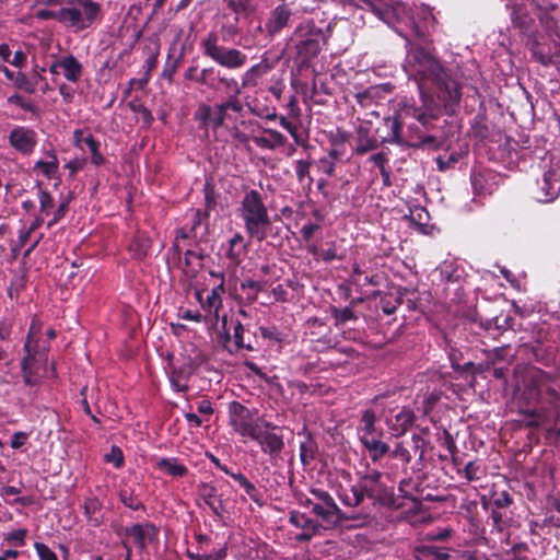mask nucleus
Instances as JSON below:
<instances>
[{
    "label": "nucleus",
    "mask_w": 560,
    "mask_h": 560,
    "mask_svg": "<svg viewBox=\"0 0 560 560\" xmlns=\"http://www.w3.org/2000/svg\"><path fill=\"white\" fill-rule=\"evenodd\" d=\"M203 195H205V210L208 211L210 214V211L214 210L218 205V194L215 192L214 185L207 180L203 185Z\"/></svg>",
    "instance_id": "54"
},
{
    "label": "nucleus",
    "mask_w": 560,
    "mask_h": 560,
    "mask_svg": "<svg viewBox=\"0 0 560 560\" xmlns=\"http://www.w3.org/2000/svg\"><path fill=\"white\" fill-rule=\"evenodd\" d=\"M100 3L94 0H77V5L59 9V23L83 31L100 20Z\"/></svg>",
    "instance_id": "7"
},
{
    "label": "nucleus",
    "mask_w": 560,
    "mask_h": 560,
    "mask_svg": "<svg viewBox=\"0 0 560 560\" xmlns=\"http://www.w3.org/2000/svg\"><path fill=\"white\" fill-rule=\"evenodd\" d=\"M425 440L419 434H412L410 439L395 444L390 457L400 460L404 465L411 463L417 457L418 466H423Z\"/></svg>",
    "instance_id": "11"
},
{
    "label": "nucleus",
    "mask_w": 560,
    "mask_h": 560,
    "mask_svg": "<svg viewBox=\"0 0 560 560\" xmlns=\"http://www.w3.org/2000/svg\"><path fill=\"white\" fill-rule=\"evenodd\" d=\"M441 445L448 451V453L452 456V460H453L454 465L457 466L458 465L457 457H456L457 446H456L453 435L447 430H443V439L441 441Z\"/></svg>",
    "instance_id": "63"
},
{
    "label": "nucleus",
    "mask_w": 560,
    "mask_h": 560,
    "mask_svg": "<svg viewBox=\"0 0 560 560\" xmlns=\"http://www.w3.org/2000/svg\"><path fill=\"white\" fill-rule=\"evenodd\" d=\"M457 474L470 482L481 479L483 471L477 460H470L463 469L457 468Z\"/></svg>",
    "instance_id": "45"
},
{
    "label": "nucleus",
    "mask_w": 560,
    "mask_h": 560,
    "mask_svg": "<svg viewBox=\"0 0 560 560\" xmlns=\"http://www.w3.org/2000/svg\"><path fill=\"white\" fill-rule=\"evenodd\" d=\"M250 440L258 444L261 453L267 455L271 463L281 458V453L285 447L282 427L267 420L260 421L259 428Z\"/></svg>",
    "instance_id": "8"
},
{
    "label": "nucleus",
    "mask_w": 560,
    "mask_h": 560,
    "mask_svg": "<svg viewBox=\"0 0 560 560\" xmlns=\"http://www.w3.org/2000/svg\"><path fill=\"white\" fill-rule=\"evenodd\" d=\"M244 334H245V328L242 325V323L240 320H237L234 326V329H233V342L231 340L230 334L225 332L224 343H223L224 348L230 353H236L241 349H246L248 351H253L255 348L249 340L248 341L245 340Z\"/></svg>",
    "instance_id": "26"
},
{
    "label": "nucleus",
    "mask_w": 560,
    "mask_h": 560,
    "mask_svg": "<svg viewBox=\"0 0 560 560\" xmlns=\"http://www.w3.org/2000/svg\"><path fill=\"white\" fill-rule=\"evenodd\" d=\"M289 522L303 530L302 533L295 536V540L299 542H307L312 540V538L318 533L320 526L311 517L306 516L304 513H300L293 511L290 513Z\"/></svg>",
    "instance_id": "21"
},
{
    "label": "nucleus",
    "mask_w": 560,
    "mask_h": 560,
    "mask_svg": "<svg viewBox=\"0 0 560 560\" xmlns=\"http://www.w3.org/2000/svg\"><path fill=\"white\" fill-rule=\"evenodd\" d=\"M537 397L541 405L549 407L551 418L560 416V378L539 371L535 377Z\"/></svg>",
    "instance_id": "10"
},
{
    "label": "nucleus",
    "mask_w": 560,
    "mask_h": 560,
    "mask_svg": "<svg viewBox=\"0 0 560 560\" xmlns=\"http://www.w3.org/2000/svg\"><path fill=\"white\" fill-rule=\"evenodd\" d=\"M287 4H290L294 14H304L315 10L317 0H289Z\"/></svg>",
    "instance_id": "57"
},
{
    "label": "nucleus",
    "mask_w": 560,
    "mask_h": 560,
    "mask_svg": "<svg viewBox=\"0 0 560 560\" xmlns=\"http://www.w3.org/2000/svg\"><path fill=\"white\" fill-rule=\"evenodd\" d=\"M23 350L25 352L21 360V372L23 382L27 386H39L46 375V363L38 365L34 362V354L30 351V336L26 338Z\"/></svg>",
    "instance_id": "13"
},
{
    "label": "nucleus",
    "mask_w": 560,
    "mask_h": 560,
    "mask_svg": "<svg viewBox=\"0 0 560 560\" xmlns=\"http://www.w3.org/2000/svg\"><path fill=\"white\" fill-rule=\"evenodd\" d=\"M197 491L214 516L222 521L228 513L226 501L222 499V494L218 493L217 487L210 482H201L198 485Z\"/></svg>",
    "instance_id": "19"
},
{
    "label": "nucleus",
    "mask_w": 560,
    "mask_h": 560,
    "mask_svg": "<svg viewBox=\"0 0 560 560\" xmlns=\"http://www.w3.org/2000/svg\"><path fill=\"white\" fill-rule=\"evenodd\" d=\"M307 504H312V512L322 517L326 522H332L335 524H340L346 521H354L362 520L366 521L371 515V510L369 508H363L360 513L352 512L350 514L341 511L338 506V511H332L329 505L320 504V503H312L311 500H307Z\"/></svg>",
    "instance_id": "15"
},
{
    "label": "nucleus",
    "mask_w": 560,
    "mask_h": 560,
    "mask_svg": "<svg viewBox=\"0 0 560 560\" xmlns=\"http://www.w3.org/2000/svg\"><path fill=\"white\" fill-rule=\"evenodd\" d=\"M331 316L335 319V326L340 327L345 325L347 322L357 320L358 316L355 315L354 311L346 306L343 308H338L336 306H332L331 310Z\"/></svg>",
    "instance_id": "43"
},
{
    "label": "nucleus",
    "mask_w": 560,
    "mask_h": 560,
    "mask_svg": "<svg viewBox=\"0 0 560 560\" xmlns=\"http://www.w3.org/2000/svg\"><path fill=\"white\" fill-rule=\"evenodd\" d=\"M406 58L404 71L409 80L415 81L419 92L416 101L421 107L409 106V113L419 112L421 116L431 112L441 115H456L463 96V83L456 73L445 67L430 50L422 45L406 39Z\"/></svg>",
    "instance_id": "1"
},
{
    "label": "nucleus",
    "mask_w": 560,
    "mask_h": 560,
    "mask_svg": "<svg viewBox=\"0 0 560 560\" xmlns=\"http://www.w3.org/2000/svg\"><path fill=\"white\" fill-rule=\"evenodd\" d=\"M238 15L223 14V21L220 31L209 32L200 40L202 55L219 66L235 70L244 67L247 62V56L236 48H229L219 44L221 36L223 42H233L236 36H242L243 26L240 25Z\"/></svg>",
    "instance_id": "3"
},
{
    "label": "nucleus",
    "mask_w": 560,
    "mask_h": 560,
    "mask_svg": "<svg viewBox=\"0 0 560 560\" xmlns=\"http://www.w3.org/2000/svg\"><path fill=\"white\" fill-rule=\"evenodd\" d=\"M402 303V295L394 296L392 293L382 295L380 305L384 314L392 315L396 312L397 307Z\"/></svg>",
    "instance_id": "50"
},
{
    "label": "nucleus",
    "mask_w": 560,
    "mask_h": 560,
    "mask_svg": "<svg viewBox=\"0 0 560 560\" xmlns=\"http://www.w3.org/2000/svg\"><path fill=\"white\" fill-rule=\"evenodd\" d=\"M37 186L39 188V190H38L39 211H40V213L48 215L55 206L54 198L49 191L40 188V183H37Z\"/></svg>",
    "instance_id": "58"
},
{
    "label": "nucleus",
    "mask_w": 560,
    "mask_h": 560,
    "mask_svg": "<svg viewBox=\"0 0 560 560\" xmlns=\"http://www.w3.org/2000/svg\"><path fill=\"white\" fill-rule=\"evenodd\" d=\"M378 141L375 138H371L368 136V132H359L358 143L355 147V153L359 155H364L365 153L377 149Z\"/></svg>",
    "instance_id": "49"
},
{
    "label": "nucleus",
    "mask_w": 560,
    "mask_h": 560,
    "mask_svg": "<svg viewBox=\"0 0 560 560\" xmlns=\"http://www.w3.org/2000/svg\"><path fill=\"white\" fill-rule=\"evenodd\" d=\"M448 358L452 368L457 372L467 373L474 366V362L470 359L465 360L464 352L458 349L451 348Z\"/></svg>",
    "instance_id": "40"
},
{
    "label": "nucleus",
    "mask_w": 560,
    "mask_h": 560,
    "mask_svg": "<svg viewBox=\"0 0 560 560\" xmlns=\"http://www.w3.org/2000/svg\"><path fill=\"white\" fill-rule=\"evenodd\" d=\"M303 440L300 442V460L303 466H308L314 462L318 455V444L314 434L307 429L306 425L298 432Z\"/></svg>",
    "instance_id": "23"
},
{
    "label": "nucleus",
    "mask_w": 560,
    "mask_h": 560,
    "mask_svg": "<svg viewBox=\"0 0 560 560\" xmlns=\"http://www.w3.org/2000/svg\"><path fill=\"white\" fill-rule=\"evenodd\" d=\"M238 212L249 240L261 243L269 236L278 234L272 232V221L268 208L258 190L252 189L244 195Z\"/></svg>",
    "instance_id": "6"
},
{
    "label": "nucleus",
    "mask_w": 560,
    "mask_h": 560,
    "mask_svg": "<svg viewBox=\"0 0 560 560\" xmlns=\"http://www.w3.org/2000/svg\"><path fill=\"white\" fill-rule=\"evenodd\" d=\"M342 503L349 508H359L368 499L373 508L397 509V500L394 489L383 481V472L374 468H368L350 486L349 492L340 497Z\"/></svg>",
    "instance_id": "5"
},
{
    "label": "nucleus",
    "mask_w": 560,
    "mask_h": 560,
    "mask_svg": "<svg viewBox=\"0 0 560 560\" xmlns=\"http://www.w3.org/2000/svg\"><path fill=\"white\" fill-rule=\"evenodd\" d=\"M421 483L413 478L401 479L398 486V490L401 497L413 502L421 501Z\"/></svg>",
    "instance_id": "35"
},
{
    "label": "nucleus",
    "mask_w": 560,
    "mask_h": 560,
    "mask_svg": "<svg viewBox=\"0 0 560 560\" xmlns=\"http://www.w3.org/2000/svg\"><path fill=\"white\" fill-rule=\"evenodd\" d=\"M224 255L229 260V265L236 268L243 261L244 256L247 253L248 245L245 243L244 236L236 232L233 236L228 240L225 245H222Z\"/></svg>",
    "instance_id": "22"
},
{
    "label": "nucleus",
    "mask_w": 560,
    "mask_h": 560,
    "mask_svg": "<svg viewBox=\"0 0 560 560\" xmlns=\"http://www.w3.org/2000/svg\"><path fill=\"white\" fill-rule=\"evenodd\" d=\"M225 292V279L221 277V282L217 284L210 293L207 295L206 301L202 302V293L200 291L196 292L197 300L201 303L203 310L209 313H214L215 316L219 315V310L222 308V299L221 295Z\"/></svg>",
    "instance_id": "27"
},
{
    "label": "nucleus",
    "mask_w": 560,
    "mask_h": 560,
    "mask_svg": "<svg viewBox=\"0 0 560 560\" xmlns=\"http://www.w3.org/2000/svg\"><path fill=\"white\" fill-rule=\"evenodd\" d=\"M212 108L208 104H201L194 114L195 120L200 124L201 128L211 126Z\"/></svg>",
    "instance_id": "59"
},
{
    "label": "nucleus",
    "mask_w": 560,
    "mask_h": 560,
    "mask_svg": "<svg viewBox=\"0 0 560 560\" xmlns=\"http://www.w3.org/2000/svg\"><path fill=\"white\" fill-rule=\"evenodd\" d=\"M186 556L189 560H224L228 556V549L224 546L211 553L195 552L190 549H187Z\"/></svg>",
    "instance_id": "51"
},
{
    "label": "nucleus",
    "mask_w": 560,
    "mask_h": 560,
    "mask_svg": "<svg viewBox=\"0 0 560 560\" xmlns=\"http://www.w3.org/2000/svg\"><path fill=\"white\" fill-rule=\"evenodd\" d=\"M150 248L151 240L149 236L142 233L136 234L128 245V250L130 252L132 258L137 260L144 259L148 256Z\"/></svg>",
    "instance_id": "32"
},
{
    "label": "nucleus",
    "mask_w": 560,
    "mask_h": 560,
    "mask_svg": "<svg viewBox=\"0 0 560 560\" xmlns=\"http://www.w3.org/2000/svg\"><path fill=\"white\" fill-rule=\"evenodd\" d=\"M34 548L38 555L39 560H58V557L55 551H52L47 545L44 542L36 541L34 544Z\"/></svg>",
    "instance_id": "64"
},
{
    "label": "nucleus",
    "mask_w": 560,
    "mask_h": 560,
    "mask_svg": "<svg viewBox=\"0 0 560 560\" xmlns=\"http://www.w3.org/2000/svg\"><path fill=\"white\" fill-rule=\"evenodd\" d=\"M532 197L538 202H550L560 194V175L550 168L544 173L530 189Z\"/></svg>",
    "instance_id": "12"
},
{
    "label": "nucleus",
    "mask_w": 560,
    "mask_h": 560,
    "mask_svg": "<svg viewBox=\"0 0 560 560\" xmlns=\"http://www.w3.org/2000/svg\"><path fill=\"white\" fill-rule=\"evenodd\" d=\"M376 415L374 412V410L372 409H366L364 411H362L361 413V418H360V424L358 427V432H359V435L360 438L361 436H369V435H374V434H377V430H376Z\"/></svg>",
    "instance_id": "36"
},
{
    "label": "nucleus",
    "mask_w": 560,
    "mask_h": 560,
    "mask_svg": "<svg viewBox=\"0 0 560 560\" xmlns=\"http://www.w3.org/2000/svg\"><path fill=\"white\" fill-rule=\"evenodd\" d=\"M27 275L25 271H22L21 273H15L13 278L11 279L10 285L8 288V296L11 300H18L20 296V293L25 290L27 284Z\"/></svg>",
    "instance_id": "42"
},
{
    "label": "nucleus",
    "mask_w": 560,
    "mask_h": 560,
    "mask_svg": "<svg viewBox=\"0 0 560 560\" xmlns=\"http://www.w3.org/2000/svg\"><path fill=\"white\" fill-rule=\"evenodd\" d=\"M312 163L310 161L299 160L295 162V173L300 184L306 182L307 190L311 189L313 184V177L310 174Z\"/></svg>",
    "instance_id": "47"
},
{
    "label": "nucleus",
    "mask_w": 560,
    "mask_h": 560,
    "mask_svg": "<svg viewBox=\"0 0 560 560\" xmlns=\"http://www.w3.org/2000/svg\"><path fill=\"white\" fill-rule=\"evenodd\" d=\"M229 95L225 102L215 105V109L220 110H233L235 113H241L243 110V105L238 98L240 93L230 92L226 93Z\"/></svg>",
    "instance_id": "55"
},
{
    "label": "nucleus",
    "mask_w": 560,
    "mask_h": 560,
    "mask_svg": "<svg viewBox=\"0 0 560 560\" xmlns=\"http://www.w3.org/2000/svg\"><path fill=\"white\" fill-rule=\"evenodd\" d=\"M264 131L268 133L269 137H254L253 141L257 147L273 150L277 147L284 145L287 138L283 133L275 129H265Z\"/></svg>",
    "instance_id": "33"
},
{
    "label": "nucleus",
    "mask_w": 560,
    "mask_h": 560,
    "mask_svg": "<svg viewBox=\"0 0 560 560\" xmlns=\"http://www.w3.org/2000/svg\"><path fill=\"white\" fill-rule=\"evenodd\" d=\"M470 183L476 195L491 194V188L488 187L486 175L481 172H472L470 175Z\"/></svg>",
    "instance_id": "52"
},
{
    "label": "nucleus",
    "mask_w": 560,
    "mask_h": 560,
    "mask_svg": "<svg viewBox=\"0 0 560 560\" xmlns=\"http://www.w3.org/2000/svg\"><path fill=\"white\" fill-rule=\"evenodd\" d=\"M529 50L533 58L540 65L548 67L553 63L552 55L549 51H545L544 47L536 39L532 40Z\"/></svg>",
    "instance_id": "44"
},
{
    "label": "nucleus",
    "mask_w": 560,
    "mask_h": 560,
    "mask_svg": "<svg viewBox=\"0 0 560 560\" xmlns=\"http://www.w3.org/2000/svg\"><path fill=\"white\" fill-rule=\"evenodd\" d=\"M104 460L106 463H112L115 468H121L125 464V457L121 448L117 445H113L110 447V452L105 454Z\"/></svg>",
    "instance_id": "60"
},
{
    "label": "nucleus",
    "mask_w": 560,
    "mask_h": 560,
    "mask_svg": "<svg viewBox=\"0 0 560 560\" xmlns=\"http://www.w3.org/2000/svg\"><path fill=\"white\" fill-rule=\"evenodd\" d=\"M416 421V415L410 408L404 407L400 411L387 419L386 423L396 438L404 435Z\"/></svg>",
    "instance_id": "24"
},
{
    "label": "nucleus",
    "mask_w": 560,
    "mask_h": 560,
    "mask_svg": "<svg viewBox=\"0 0 560 560\" xmlns=\"http://www.w3.org/2000/svg\"><path fill=\"white\" fill-rule=\"evenodd\" d=\"M48 161H37L34 165L35 171H39L46 178L50 179L55 177L59 168V161L55 151L48 153Z\"/></svg>",
    "instance_id": "38"
},
{
    "label": "nucleus",
    "mask_w": 560,
    "mask_h": 560,
    "mask_svg": "<svg viewBox=\"0 0 560 560\" xmlns=\"http://www.w3.org/2000/svg\"><path fill=\"white\" fill-rule=\"evenodd\" d=\"M209 217L210 215L208 211H202L201 209H192L191 225L189 230L195 234L196 237H198V229L200 228V225L205 224V230H208Z\"/></svg>",
    "instance_id": "56"
},
{
    "label": "nucleus",
    "mask_w": 560,
    "mask_h": 560,
    "mask_svg": "<svg viewBox=\"0 0 560 560\" xmlns=\"http://www.w3.org/2000/svg\"><path fill=\"white\" fill-rule=\"evenodd\" d=\"M293 14V10H291L290 4H287V2L277 5L271 11L270 18L266 23L271 38L288 25L290 16Z\"/></svg>",
    "instance_id": "25"
},
{
    "label": "nucleus",
    "mask_w": 560,
    "mask_h": 560,
    "mask_svg": "<svg viewBox=\"0 0 560 560\" xmlns=\"http://www.w3.org/2000/svg\"><path fill=\"white\" fill-rule=\"evenodd\" d=\"M522 420L521 422L526 428H537L551 418L550 415H546L540 412L538 409H526L521 411Z\"/></svg>",
    "instance_id": "37"
},
{
    "label": "nucleus",
    "mask_w": 560,
    "mask_h": 560,
    "mask_svg": "<svg viewBox=\"0 0 560 560\" xmlns=\"http://www.w3.org/2000/svg\"><path fill=\"white\" fill-rule=\"evenodd\" d=\"M257 410H252L240 401L229 404V424L242 438L250 439L260 425L262 418L255 419Z\"/></svg>",
    "instance_id": "9"
},
{
    "label": "nucleus",
    "mask_w": 560,
    "mask_h": 560,
    "mask_svg": "<svg viewBox=\"0 0 560 560\" xmlns=\"http://www.w3.org/2000/svg\"><path fill=\"white\" fill-rule=\"evenodd\" d=\"M513 319L509 316H497L491 319H487L486 322H481L480 326L485 330L494 331L498 335L501 334L503 330H506L511 327V322Z\"/></svg>",
    "instance_id": "41"
},
{
    "label": "nucleus",
    "mask_w": 560,
    "mask_h": 560,
    "mask_svg": "<svg viewBox=\"0 0 560 560\" xmlns=\"http://www.w3.org/2000/svg\"><path fill=\"white\" fill-rule=\"evenodd\" d=\"M12 81L14 82V85L20 90H23L27 93L35 92L36 84L32 82L23 72H16Z\"/></svg>",
    "instance_id": "62"
},
{
    "label": "nucleus",
    "mask_w": 560,
    "mask_h": 560,
    "mask_svg": "<svg viewBox=\"0 0 560 560\" xmlns=\"http://www.w3.org/2000/svg\"><path fill=\"white\" fill-rule=\"evenodd\" d=\"M241 290H249L250 293H247V298L252 301H255L257 299L258 293L264 290V284L259 281L246 279L241 282Z\"/></svg>",
    "instance_id": "61"
},
{
    "label": "nucleus",
    "mask_w": 560,
    "mask_h": 560,
    "mask_svg": "<svg viewBox=\"0 0 560 560\" xmlns=\"http://www.w3.org/2000/svg\"><path fill=\"white\" fill-rule=\"evenodd\" d=\"M508 8L511 10L510 19L512 27L521 35L530 38L534 34L535 21L529 14L526 3H517L515 0H510Z\"/></svg>",
    "instance_id": "16"
},
{
    "label": "nucleus",
    "mask_w": 560,
    "mask_h": 560,
    "mask_svg": "<svg viewBox=\"0 0 560 560\" xmlns=\"http://www.w3.org/2000/svg\"><path fill=\"white\" fill-rule=\"evenodd\" d=\"M413 556L417 560H451L448 549L435 545L417 546Z\"/></svg>",
    "instance_id": "29"
},
{
    "label": "nucleus",
    "mask_w": 560,
    "mask_h": 560,
    "mask_svg": "<svg viewBox=\"0 0 560 560\" xmlns=\"http://www.w3.org/2000/svg\"><path fill=\"white\" fill-rule=\"evenodd\" d=\"M409 106L421 107L413 98H405L393 116L384 118V125L388 129L384 142L408 147L417 150H439L442 141L432 132L438 129L441 115L431 112V116L420 115L421 112L409 113Z\"/></svg>",
    "instance_id": "2"
},
{
    "label": "nucleus",
    "mask_w": 560,
    "mask_h": 560,
    "mask_svg": "<svg viewBox=\"0 0 560 560\" xmlns=\"http://www.w3.org/2000/svg\"><path fill=\"white\" fill-rule=\"evenodd\" d=\"M58 66L62 69L65 78L70 82H78L82 75L83 67L73 55L63 56Z\"/></svg>",
    "instance_id": "31"
},
{
    "label": "nucleus",
    "mask_w": 560,
    "mask_h": 560,
    "mask_svg": "<svg viewBox=\"0 0 560 560\" xmlns=\"http://www.w3.org/2000/svg\"><path fill=\"white\" fill-rule=\"evenodd\" d=\"M348 28L349 25L346 22L340 24L335 20L325 22L308 19L301 22L294 31L296 59L301 66H308L329 40H338L339 35Z\"/></svg>",
    "instance_id": "4"
},
{
    "label": "nucleus",
    "mask_w": 560,
    "mask_h": 560,
    "mask_svg": "<svg viewBox=\"0 0 560 560\" xmlns=\"http://www.w3.org/2000/svg\"><path fill=\"white\" fill-rule=\"evenodd\" d=\"M440 275L446 283H459L462 271L451 262H443L440 267Z\"/></svg>",
    "instance_id": "48"
},
{
    "label": "nucleus",
    "mask_w": 560,
    "mask_h": 560,
    "mask_svg": "<svg viewBox=\"0 0 560 560\" xmlns=\"http://www.w3.org/2000/svg\"><path fill=\"white\" fill-rule=\"evenodd\" d=\"M9 143L16 151L30 154L36 145V133L25 127H15L10 131Z\"/></svg>",
    "instance_id": "20"
},
{
    "label": "nucleus",
    "mask_w": 560,
    "mask_h": 560,
    "mask_svg": "<svg viewBox=\"0 0 560 560\" xmlns=\"http://www.w3.org/2000/svg\"><path fill=\"white\" fill-rule=\"evenodd\" d=\"M159 533V527L151 522L137 523L124 528V534L132 537L135 545L141 552L147 549L148 544L158 541Z\"/></svg>",
    "instance_id": "17"
},
{
    "label": "nucleus",
    "mask_w": 560,
    "mask_h": 560,
    "mask_svg": "<svg viewBox=\"0 0 560 560\" xmlns=\"http://www.w3.org/2000/svg\"><path fill=\"white\" fill-rule=\"evenodd\" d=\"M194 374V366L191 364H184L175 368L172 371L170 382L176 392L186 393L189 389V380Z\"/></svg>",
    "instance_id": "30"
},
{
    "label": "nucleus",
    "mask_w": 560,
    "mask_h": 560,
    "mask_svg": "<svg viewBox=\"0 0 560 560\" xmlns=\"http://www.w3.org/2000/svg\"><path fill=\"white\" fill-rule=\"evenodd\" d=\"M245 21L247 22V28L246 31L243 30V43L240 42V44H242L244 47H265L272 40L267 27L262 26L260 20L249 16Z\"/></svg>",
    "instance_id": "18"
},
{
    "label": "nucleus",
    "mask_w": 560,
    "mask_h": 560,
    "mask_svg": "<svg viewBox=\"0 0 560 560\" xmlns=\"http://www.w3.org/2000/svg\"><path fill=\"white\" fill-rule=\"evenodd\" d=\"M381 435L382 432L374 435L361 436L360 439L363 446L368 450L373 463L378 462L386 454L390 453L389 445L380 439Z\"/></svg>",
    "instance_id": "28"
},
{
    "label": "nucleus",
    "mask_w": 560,
    "mask_h": 560,
    "mask_svg": "<svg viewBox=\"0 0 560 560\" xmlns=\"http://www.w3.org/2000/svg\"><path fill=\"white\" fill-rule=\"evenodd\" d=\"M84 143L91 152V162L95 166L103 165L105 158L100 151V142L92 136V133H88L86 138H84Z\"/></svg>",
    "instance_id": "46"
},
{
    "label": "nucleus",
    "mask_w": 560,
    "mask_h": 560,
    "mask_svg": "<svg viewBox=\"0 0 560 560\" xmlns=\"http://www.w3.org/2000/svg\"><path fill=\"white\" fill-rule=\"evenodd\" d=\"M197 83L206 85L213 91L222 89L224 93H241L240 84L234 78L221 75V72L213 67L203 68L198 74Z\"/></svg>",
    "instance_id": "14"
},
{
    "label": "nucleus",
    "mask_w": 560,
    "mask_h": 560,
    "mask_svg": "<svg viewBox=\"0 0 560 560\" xmlns=\"http://www.w3.org/2000/svg\"><path fill=\"white\" fill-rule=\"evenodd\" d=\"M156 467L172 477H185L188 474V468L175 457L160 458Z\"/></svg>",
    "instance_id": "34"
},
{
    "label": "nucleus",
    "mask_w": 560,
    "mask_h": 560,
    "mask_svg": "<svg viewBox=\"0 0 560 560\" xmlns=\"http://www.w3.org/2000/svg\"><path fill=\"white\" fill-rule=\"evenodd\" d=\"M84 514L89 521V523L96 527L102 524V520L96 516V514L102 509V503L96 497H90L84 501Z\"/></svg>",
    "instance_id": "39"
},
{
    "label": "nucleus",
    "mask_w": 560,
    "mask_h": 560,
    "mask_svg": "<svg viewBox=\"0 0 560 560\" xmlns=\"http://www.w3.org/2000/svg\"><path fill=\"white\" fill-rule=\"evenodd\" d=\"M119 500L126 508H129L130 510H145V505L142 503L140 499H138V497L133 494L132 491H128L126 489L120 490Z\"/></svg>",
    "instance_id": "53"
}]
</instances>
